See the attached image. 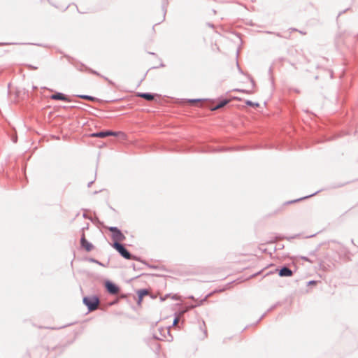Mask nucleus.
Returning <instances> with one entry per match:
<instances>
[{
	"label": "nucleus",
	"instance_id": "nucleus-25",
	"mask_svg": "<svg viewBox=\"0 0 358 358\" xmlns=\"http://www.w3.org/2000/svg\"><path fill=\"white\" fill-rule=\"evenodd\" d=\"M94 181V180H92V181L89 182H88V184H87V187H91V185L93 184Z\"/></svg>",
	"mask_w": 358,
	"mask_h": 358
},
{
	"label": "nucleus",
	"instance_id": "nucleus-3",
	"mask_svg": "<svg viewBox=\"0 0 358 358\" xmlns=\"http://www.w3.org/2000/svg\"><path fill=\"white\" fill-rule=\"evenodd\" d=\"M108 230L112 233V238L115 241L120 242L124 241L125 236L122 232L116 227H110L108 228Z\"/></svg>",
	"mask_w": 358,
	"mask_h": 358
},
{
	"label": "nucleus",
	"instance_id": "nucleus-12",
	"mask_svg": "<svg viewBox=\"0 0 358 358\" xmlns=\"http://www.w3.org/2000/svg\"><path fill=\"white\" fill-rule=\"evenodd\" d=\"M78 96L79 98L83 99H85V100H88V101H94L96 100V98H95L94 96H90V95L80 94V95H78Z\"/></svg>",
	"mask_w": 358,
	"mask_h": 358
},
{
	"label": "nucleus",
	"instance_id": "nucleus-6",
	"mask_svg": "<svg viewBox=\"0 0 358 358\" xmlns=\"http://www.w3.org/2000/svg\"><path fill=\"white\" fill-rule=\"evenodd\" d=\"M275 271L278 273L280 277H291L293 275V271L287 266H283L280 268H276Z\"/></svg>",
	"mask_w": 358,
	"mask_h": 358
},
{
	"label": "nucleus",
	"instance_id": "nucleus-5",
	"mask_svg": "<svg viewBox=\"0 0 358 358\" xmlns=\"http://www.w3.org/2000/svg\"><path fill=\"white\" fill-rule=\"evenodd\" d=\"M82 231L83 233L80 238V245L86 251L90 252L94 249V245L85 238L84 228L82 229Z\"/></svg>",
	"mask_w": 358,
	"mask_h": 358
},
{
	"label": "nucleus",
	"instance_id": "nucleus-21",
	"mask_svg": "<svg viewBox=\"0 0 358 358\" xmlns=\"http://www.w3.org/2000/svg\"><path fill=\"white\" fill-rule=\"evenodd\" d=\"M17 136H13V137H12V141H13L14 143H17Z\"/></svg>",
	"mask_w": 358,
	"mask_h": 358
},
{
	"label": "nucleus",
	"instance_id": "nucleus-9",
	"mask_svg": "<svg viewBox=\"0 0 358 358\" xmlns=\"http://www.w3.org/2000/svg\"><path fill=\"white\" fill-rule=\"evenodd\" d=\"M149 294V291L147 289H141L137 291V295H138V301L137 303L140 305L143 301V299L145 296L148 295Z\"/></svg>",
	"mask_w": 358,
	"mask_h": 358
},
{
	"label": "nucleus",
	"instance_id": "nucleus-17",
	"mask_svg": "<svg viewBox=\"0 0 358 358\" xmlns=\"http://www.w3.org/2000/svg\"><path fill=\"white\" fill-rule=\"evenodd\" d=\"M89 262H93V263H96V264H97L99 265L103 266V264L100 262H99L98 260H96V259H95L94 258H90L89 259Z\"/></svg>",
	"mask_w": 358,
	"mask_h": 358
},
{
	"label": "nucleus",
	"instance_id": "nucleus-24",
	"mask_svg": "<svg viewBox=\"0 0 358 358\" xmlns=\"http://www.w3.org/2000/svg\"><path fill=\"white\" fill-rule=\"evenodd\" d=\"M170 296V294H166L164 297H161L162 301H164L166 298H168Z\"/></svg>",
	"mask_w": 358,
	"mask_h": 358
},
{
	"label": "nucleus",
	"instance_id": "nucleus-26",
	"mask_svg": "<svg viewBox=\"0 0 358 358\" xmlns=\"http://www.w3.org/2000/svg\"><path fill=\"white\" fill-rule=\"evenodd\" d=\"M301 259H304L305 261H309L308 257H302Z\"/></svg>",
	"mask_w": 358,
	"mask_h": 358
},
{
	"label": "nucleus",
	"instance_id": "nucleus-1",
	"mask_svg": "<svg viewBox=\"0 0 358 358\" xmlns=\"http://www.w3.org/2000/svg\"><path fill=\"white\" fill-rule=\"evenodd\" d=\"M112 246L119 252V254L126 259L139 260V258L130 253L125 246L117 241H115Z\"/></svg>",
	"mask_w": 358,
	"mask_h": 358
},
{
	"label": "nucleus",
	"instance_id": "nucleus-19",
	"mask_svg": "<svg viewBox=\"0 0 358 358\" xmlns=\"http://www.w3.org/2000/svg\"><path fill=\"white\" fill-rule=\"evenodd\" d=\"M101 77H102L105 80L108 81V83H110V84H111V85H113V83L110 80H109L107 77H105V76H102Z\"/></svg>",
	"mask_w": 358,
	"mask_h": 358
},
{
	"label": "nucleus",
	"instance_id": "nucleus-4",
	"mask_svg": "<svg viewBox=\"0 0 358 358\" xmlns=\"http://www.w3.org/2000/svg\"><path fill=\"white\" fill-rule=\"evenodd\" d=\"M106 291L110 294H117L120 292V287L114 282L106 280L104 283Z\"/></svg>",
	"mask_w": 358,
	"mask_h": 358
},
{
	"label": "nucleus",
	"instance_id": "nucleus-32",
	"mask_svg": "<svg viewBox=\"0 0 358 358\" xmlns=\"http://www.w3.org/2000/svg\"><path fill=\"white\" fill-rule=\"evenodd\" d=\"M264 315H265V314H263V315H262V317L259 318V320H262V318H263V317H264Z\"/></svg>",
	"mask_w": 358,
	"mask_h": 358
},
{
	"label": "nucleus",
	"instance_id": "nucleus-8",
	"mask_svg": "<svg viewBox=\"0 0 358 358\" xmlns=\"http://www.w3.org/2000/svg\"><path fill=\"white\" fill-rule=\"evenodd\" d=\"M136 96L140 98H143L147 101H152L157 94L149 92H138Z\"/></svg>",
	"mask_w": 358,
	"mask_h": 358
},
{
	"label": "nucleus",
	"instance_id": "nucleus-23",
	"mask_svg": "<svg viewBox=\"0 0 358 358\" xmlns=\"http://www.w3.org/2000/svg\"><path fill=\"white\" fill-rule=\"evenodd\" d=\"M28 66H29V69H32V70H36V69H37V67H36V66H32V65H29Z\"/></svg>",
	"mask_w": 358,
	"mask_h": 358
},
{
	"label": "nucleus",
	"instance_id": "nucleus-33",
	"mask_svg": "<svg viewBox=\"0 0 358 358\" xmlns=\"http://www.w3.org/2000/svg\"><path fill=\"white\" fill-rule=\"evenodd\" d=\"M208 25H209V27H214V26H213V24H208Z\"/></svg>",
	"mask_w": 358,
	"mask_h": 358
},
{
	"label": "nucleus",
	"instance_id": "nucleus-2",
	"mask_svg": "<svg viewBox=\"0 0 358 358\" xmlns=\"http://www.w3.org/2000/svg\"><path fill=\"white\" fill-rule=\"evenodd\" d=\"M83 302L87 306L88 310L92 312L97 309L100 303V299L96 295L85 296L83 299Z\"/></svg>",
	"mask_w": 358,
	"mask_h": 358
},
{
	"label": "nucleus",
	"instance_id": "nucleus-28",
	"mask_svg": "<svg viewBox=\"0 0 358 358\" xmlns=\"http://www.w3.org/2000/svg\"><path fill=\"white\" fill-rule=\"evenodd\" d=\"M315 281L314 280H311L308 282V284H315Z\"/></svg>",
	"mask_w": 358,
	"mask_h": 358
},
{
	"label": "nucleus",
	"instance_id": "nucleus-31",
	"mask_svg": "<svg viewBox=\"0 0 358 358\" xmlns=\"http://www.w3.org/2000/svg\"><path fill=\"white\" fill-rule=\"evenodd\" d=\"M117 301H113V303H111V305H113V304L116 303H117Z\"/></svg>",
	"mask_w": 358,
	"mask_h": 358
},
{
	"label": "nucleus",
	"instance_id": "nucleus-13",
	"mask_svg": "<svg viewBox=\"0 0 358 358\" xmlns=\"http://www.w3.org/2000/svg\"><path fill=\"white\" fill-rule=\"evenodd\" d=\"M319 192H320V191H317V192H315V193H313V194H310V195L306 196H304V197H302V198H300V199H296V200H294V201H289L288 203H294V202H296V201H301V200H303V199H307V198L311 197V196H314V195L317 194Z\"/></svg>",
	"mask_w": 358,
	"mask_h": 358
},
{
	"label": "nucleus",
	"instance_id": "nucleus-22",
	"mask_svg": "<svg viewBox=\"0 0 358 358\" xmlns=\"http://www.w3.org/2000/svg\"><path fill=\"white\" fill-rule=\"evenodd\" d=\"M236 91H238V92H243V93H250L249 91L248 90H236Z\"/></svg>",
	"mask_w": 358,
	"mask_h": 358
},
{
	"label": "nucleus",
	"instance_id": "nucleus-14",
	"mask_svg": "<svg viewBox=\"0 0 358 358\" xmlns=\"http://www.w3.org/2000/svg\"><path fill=\"white\" fill-rule=\"evenodd\" d=\"M245 104L249 106L252 107H258L259 106V103L257 102H252L250 100L245 101Z\"/></svg>",
	"mask_w": 358,
	"mask_h": 358
},
{
	"label": "nucleus",
	"instance_id": "nucleus-10",
	"mask_svg": "<svg viewBox=\"0 0 358 358\" xmlns=\"http://www.w3.org/2000/svg\"><path fill=\"white\" fill-rule=\"evenodd\" d=\"M110 134H112V131L106 130V131H101L99 132L93 133L91 134V136L92 137H98V138H105V137L110 136Z\"/></svg>",
	"mask_w": 358,
	"mask_h": 358
},
{
	"label": "nucleus",
	"instance_id": "nucleus-16",
	"mask_svg": "<svg viewBox=\"0 0 358 358\" xmlns=\"http://www.w3.org/2000/svg\"><path fill=\"white\" fill-rule=\"evenodd\" d=\"M87 69V71H88L89 72H90L91 73H93V74L96 75V76H100V77H101V76H102V75H101V74H100L99 72H97L96 71H94V70L91 69Z\"/></svg>",
	"mask_w": 358,
	"mask_h": 358
},
{
	"label": "nucleus",
	"instance_id": "nucleus-20",
	"mask_svg": "<svg viewBox=\"0 0 358 358\" xmlns=\"http://www.w3.org/2000/svg\"><path fill=\"white\" fill-rule=\"evenodd\" d=\"M200 99H189V102L190 103H196L200 101Z\"/></svg>",
	"mask_w": 358,
	"mask_h": 358
},
{
	"label": "nucleus",
	"instance_id": "nucleus-18",
	"mask_svg": "<svg viewBox=\"0 0 358 358\" xmlns=\"http://www.w3.org/2000/svg\"><path fill=\"white\" fill-rule=\"evenodd\" d=\"M179 321V317H176L174 320H173V326H175L178 324Z\"/></svg>",
	"mask_w": 358,
	"mask_h": 358
},
{
	"label": "nucleus",
	"instance_id": "nucleus-15",
	"mask_svg": "<svg viewBox=\"0 0 358 358\" xmlns=\"http://www.w3.org/2000/svg\"><path fill=\"white\" fill-rule=\"evenodd\" d=\"M110 136H124L125 134L124 133L122 132V131H112V134H110Z\"/></svg>",
	"mask_w": 358,
	"mask_h": 358
},
{
	"label": "nucleus",
	"instance_id": "nucleus-7",
	"mask_svg": "<svg viewBox=\"0 0 358 358\" xmlns=\"http://www.w3.org/2000/svg\"><path fill=\"white\" fill-rule=\"evenodd\" d=\"M52 100H60L66 102H70L71 100L64 94L62 92H56L50 96Z\"/></svg>",
	"mask_w": 358,
	"mask_h": 358
},
{
	"label": "nucleus",
	"instance_id": "nucleus-27",
	"mask_svg": "<svg viewBox=\"0 0 358 358\" xmlns=\"http://www.w3.org/2000/svg\"><path fill=\"white\" fill-rule=\"evenodd\" d=\"M299 32L303 35L306 34V32H303V31H299Z\"/></svg>",
	"mask_w": 358,
	"mask_h": 358
},
{
	"label": "nucleus",
	"instance_id": "nucleus-30",
	"mask_svg": "<svg viewBox=\"0 0 358 358\" xmlns=\"http://www.w3.org/2000/svg\"><path fill=\"white\" fill-rule=\"evenodd\" d=\"M291 30H292V31H298V30H297L296 29H295V28H292V29H291Z\"/></svg>",
	"mask_w": 358,
	"mask_h": 358
},
{
	"label": "nucleus",
	"instance_id": "nucleus-34",
	"mask_svg": "<svg viewBox=\"0 0 358 358\" xmlns=\"http://www.w3.org/2000/svg\"><path fill=\"white\" fill-rule=\"evenodd\" d=\"M207 297H208V296H206L205 297V299H203V301H206V298H207Z\"/></svg>",
	"mask_w": 358,
	"mask_h": 358
},
{
	"label": "nucleus",
	"instance_id": "nucleus-29",
	"mask_svg": "<svg viewBox=\"0 0 358 358\" xmlns=\"http://www.w3.org/2000/svg\"><path fill=\"white\" fill-rule=\"evenodd\" d=\"M172 298L175 300L178 299V296L176 295H174Z\"/></svg>",
	"mask_w": 358,
	"mask_h": 358
},
{
	"label": "nucleus",
	"instance_id": "nucleus-11",
	"mask_svg": "<svg viewBox=\"0 0 358 358\" xmlns=\"http://www.w3.org/2000/svg\"><path fill=\"white\" fill-rule=\"evenodd\" d=\"M229 102V101L228 99H222L220 101H219V103L212 108V110L220 109L226 106Z\"/></svg>",
	"mask_w": 358,
	"mask_h": 358
}]
</instances>
